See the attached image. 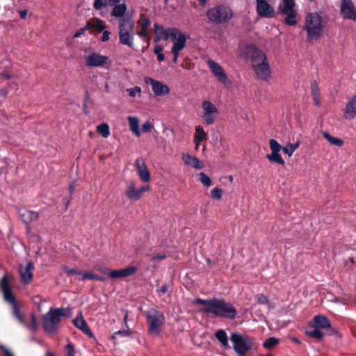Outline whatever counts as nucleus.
Listing matches in <instances>:
<instances>
[{
	"label": "nucleus",
	"mask_w": 356,
	"mask_h": 356,
	"mask_svg": "<svg viewBox=\"0 0 356 356\" xmlns=\"http://www.w3.org/2000/svg\"><path fill=\"white\" fill-rule=\"evenodd\" d=\"M231 341L233 343L234 350L240 356H245L248 350H249L252 345V340L247 335H242L234 333L231 335Z\"/></svg>",
	"instance_id": "10"
},
{
	"label": "nucleus",
	"mask_w": 356,
	"mask_h": 356,
	"mask_svg": "<svg viewBox=\"0 0 356 356\" xmlns=\"http://www.w3.org/2000/svg\"><path fill=\"white\" fill-rule=\"evenodd\" d=\"M137 270L135 266H129L124 269L112 270L110 274V277L113 279L122 278L129 277L134 275Z\"/></svg>",
	"instance_id": "26"
},
{
	"label": "nucleus",
	"mask_w": 356,
	"mask_h": 356,
	"mask_svg": "<svg viewBox=\"0 0 356 356\" xmlns=\"http://www.w3.org/2000/svg\"><path fill=\"white\" fill-rule=\"evenodd\" d=\"M90 24H87L84 27L81 28L79 31H76L74 34V38H79L80 37L81 35H83L87 30L90 29Z\"/></svg>",
	"instance_id": "51"
},
{
	"label": "nucleus",
	"mask_w": 356,
	"mask_h": 356,
	"mask_svg": "<svg viewBox=\"0 0 356 356\" xmlns=\"http://www.w3.org/2000/svg\"><path fill=\"white\" fill-rule=\"evenodd\" d=\"M323 137L329 142L330 145L337 147H341L343 145V140L339 138L334 137L327 131L322 133Z\"/></svg>",
	"instance_id": "32"
},
{
	"label": "nucleus",
	"mask_w": 356,
	"mask_h": 356,
	"mask_svg": "<svg viewBox=\"0 0 356 356\" xmlns=\"http://www.w3.org/2000/svg\"><path fill=\"white\" fill-rule=\"evenodd\" d=\"M31 329L33 331L37 330V329H38V322H37V319H36V318H35L34 314H31Z\"/></svg>",
	"instance_id": "52"
},
{
	"label": "nucleus",
	"mask_w": 356,
	"mask_h": 356,
	"mask_svg": "<svg viewBox=\"0 0 356 356\" xmlns=\"http://www.w3.org/2000/svg\"><path fill=\"white\" fill-rule=\"evenodd\" d=\"M181 160L184 165L189 168L201 170L204 167V163L202 161L188 153H183L181 154Z\"/></svg>",
	"instance_id": "21"
},
{
	"label": "nucleus",
	"mask_w": 356,
	"mask_h": 356,
	"mask_svg": "<svg viewBox=\"0 0 356 356\" xmlns=\"http://www.w3.org/2000/svg\"><path fill=\"white\" fill-rule=\"evenodd\" d=\"M241 53L248 57L252 69L257 79L268 81L271 78V67L267 54L254 44H248L241 49Z\"/></svg>",
	"instance_id": "1"
},
{
	"label": "nucleus",
	"mask_w": 356,
	"mask_h": 356,
	"mask_svg": "<svg viewBox=\"0 0 356 356\" xmlns=\"http://www.w3.org/2000/svg\"><path fill=\"white\" fill-rule=\"evenodd\" d=\"M124 194L128 199L133 201H138L141 198L139 188H136L134 181H131L127 185Z\"/></svg>",
	"instance_id": "25"
},
{
	"label": "nucleus",
	"mask_w": 356,
	"mask_h": 356,
	"mask_svg": "<svg viewBox=\"0 0 356 356\" xmlns=\"http://www.w3.org/2000/svg\"><path fill=\"white\" fill-rule=\"evenodd\" d=\"M33 268L34 266L32 262H28L26 266L19 267V273L23 283L28 284L32 281Z\"/></svg>",
	"instance_id": "23"
},
{
	"label": "nucleus",
	"mask_w": 356,
	"mask_h": 356,
	"mask_svg": "<svg viewBox=\"0 0 356 356\" xmlns=\"http://www.w3.org/2000/svg\"><path fill=\"white\" fill-rule=\"evenodd\" d=\"M111 33L108 31L104 30L102 31V36L101 38V40L102 42H106L110 40Z\"/></svg>",
	"instance_id": "53"
},
{
	"label": "nucleus",
	"mask_w": 356,
	"mask_h": 356,
	"mask_svg": "<svg viewBox=\"0 0 356 356\" xmlns=\"http://www.w3.org/2000/svg\"><path fill=\"white\" fill-rule=\"evenodd\" d=\"M199 180L206 187H209L211 184V179L210 177L207 175L204 172H200L199 175Z\"/></svg>",
	"instance_id": "43"
},
{
	"label": "nucleus",
	"mask_w": 356,
	"mask_h": 356,
	"mask_svg": "<svg viewBox=\"0 0 356 356\" xmlns=\"http://www.w3.org/2000/svg\"><path fill=\"white\" fill-rule=\"evenodd\" d=\"M74 325L89 337H93V334L88 327L86 321L83 318L82 312H79L78 316L73 320Z\"/></svg>",
	"instance_id": "24"
},
{
	"label": "nucleus",
	"mask_w": 356,
	"mask_h": 356,
	"mask_svg": "<svg viewBox=\"0 0 356 356\" xmlns=\"http://www.w3.org/2000/svg\"><path fill=\"white\" fill-rule=\"evenodd\" d=\"M207 16L212 22H224L232 17L233 13L228 7L218 6L210 9L207 13Z\"/></svg>",
	"instance_id": "13"
},
{
	"label": "nucleus",
	"mask_w": 356,
	"mask_h": 356,
	"mask_svg": "<svg viewBox=\"0 0 356 356\" xmlns=\"http://www.w3.org/2000/svg\"><path fill=\"white\" fill-rule=\"evenodd\" d=\"M146 84L151 86L152 92L156 97H162L170 93V88L164 83L155 80L151 77H145Z\"/></svg>",
	"instance_id": "14"
},
{
	"label": "nucleus",
	"mask_w": 356,
	"mask_h": 356,
	"mask_svg": "<svg viewBox=\"0 0 356 356\" xmlns=\"http://www.w3.org/2000/svg\"><path fill=\"white\" fill-rule=\"evenodd\" d=\"M304 29L307 32L309 41L314 42L318 40L323 35L324 30L321 15L316 12L309 13L305 18Z\"/></svg>",
	"instance_id": "2"
},
{
	"label": "nucleus",
	"mask_w": 356,
	"mask_h": 356,
	"mask_svg": "<svg viewBox=\"0 0 356 356\" xmlns=\"http://www.w3.org/2000/svg\"><path fill=\"white\" fill-rule=\"evenodd\" d=\"M258 302L261 304H266L268 302V298L266 296L261 295L257 298Z\"/></svg>",
	"instance_id": "56"
},
{
	"label": "nucleus",
	"mask_w": 356,
	"mask_h": 356,
	"mask_svg": "<svg viewBox=\"0 0 356 356\" xmlns=\"http://www.w3.org/2000/svg\"><path fill=\"white\" fill-rule=\"evenodd\" d=\"M194 304L197 305H203V308L201 309V311L203 312H206L209 314L210 312V307L211 305L213 303V298L212 299H208V300H203V299H195L193 301Z\"/></svg>",
	"instance_id": "33"
},
{
	"label": "nucleus",
	"mask_w": 356,
	"mask_h": 356,
	"mask_svg": "<svg viewBox=\"0 0 356 356\" xmlns=\"http://www.w3.org/2000/svg\"><path fill=\"white\" fill-rule=\"evenodd\" d=\"M97 132L103 138H108L111 134L109 125L106 123L100 124L97 127Z\"/></svg>",
	"instance_id": "35"
},
{
	"label": "nucleus",
	"mask_w": 356,
	"mask_h": 356,
	"mask_svg": "<svg viewBox=\"0 0 356 356\" xmlns=\"http://www.w3.org/2000/svg\"><path fill=\"white\" fill-rule=\"evenodd\" d=\"M206 63L212 73L213 76L222 85L229 86L231 80L221 65L216 60L209 58L206 60Z\"/></svg>",
	"instance_id": "12"
},
{
	"label": "nucleus",
	"mask_w": 356,
	"mask_h": 356,
	"mask_svg": "<svg viewBox=\"0 0 356 356\" xmlns=\"http://www.w3.org/2000/svg\"><path fill=\"white\" fill-rule=\"evenodd\" d=\"M300 142L297 141L295 143H288L284 147H282V151L287 154L289 157H291L294 152L300 147Z\"/></svg>",
	"instance_id": "34"
},
{
	"label": "nucleus",
	"mask_w": 356,
	"mask_h": 356,
	"mask_svg": "<svg viewBox=\"0 0 356 356\" xmlns=\"http://www.w3.org/2000/svg\"><path fill=\"white\" fill-rule=\"evenodd\" d=\"M278 343L279 339L275 337H270L264 342L263 346L266 348H271L276 346Z\"/></svg>",
	"instance_id": "45"
},
{
	"label": "nucleus",
	"mask_w": 356,
	"mask_h": 356,
	"mask_svg": "<svg viewBox=\"0 0 356 356\" xmlns=\"http://www.w3.org/2000/svg\"><path fill=\"white\" fill-rule=\"evenodd\" d=\"M343 111L346 120H352L356 117V95L349 99Z\"/></svg>",
	"instance_id": "22"
},
{
	"label": "nucleus",
	"mask_w": 356,
	"mask_h": 356,
	"mask_svg": "<svg viewBox=\"0 0 356 356\" xmlns=\"http://www.w3.org/2000/svg\"><path fill=\"white\" fill-rule=\"evenodd\" d=\"M134 167L140 180L144 183H148L151 180V173L146 165L145 159L138 157L134 161Z\"/></svg>",
	"instance_id": "15"
},
{
	"label": "nucleus",
	"mask_w": 356,
	"mask_h": 356,
	"mask_svg": "<svg viewBox=\"0 0 356 356\" xmlns=\"http://www.w3.org/2000/svg\"><path fill=\"white\" fill-rule=\"evenodd\" d=\"M103 280V278L99 275L93 274L92 273H83L82 272L81 277H79V280Z\"/></svg>",
	"instance_id": "42"
},
{
	"label": "nucleus",
	"mask_w": 356,
	"mask_h": 356,
	"mask_svg": "<svg viewBox=\"0 0 356 356\" xmlns=\"http://www.w3.org/2000/svg\"><path fill=\"white\" fill-rule=\"evenodd\" d=\"M154 35L155 38L154 41L155 42H158L161 40H168L170 36L172 35V33L174 32L176 28H168L165 29L163 26H161L158 24H154Z\"/></svg>",
	"instance_id": "19"
},
{
	"label": "nucleus",
	"mask_w": 356,
	"mask_h": 356,
	"mask_svg": "<svg viewBox=\"0 0 356 356\" xmlns=\"http://www.w3.org/2000/svg\"><path fill=\"white\" fill-rule=\"evenodd\" d=\"M102 273H103L104 274L108 275V277H110V273L112 272V270H109L108 268H102L100 270Z\"/></svg>",
	"instance_id": "60"
},
{
	"label": "nucleus",
	"mask_w": 356,
	"mask_h": 356,
	"mask_svg": "<svg viewBox=\"0 0 356 356\" xmlns=\"http://www.w3.org/2000/svg\"><path fill=\"white\" fill-rule=\"evenodd\" d=\"M149 332L152 334H159L165 321L163 314L154 309H151L147 314Z\"/></svg>",
	"instance_id": "11"
},
{
	"label": "nucleus",
	"mask_w": 356,
	"mask_h": 356,
	"mask_svg": "<svg viewBox=\"0 0 356 356\" xmlns=\"http://www.w3.org/2000/svg\"><path fill=\"white\" fill-rule=\"evenodd\" d=\"M211 196L213 199L219 200L222 198V191L218 187H215L211 191Z\"/></svg>",
	"instance_id": "47"
},
{
	"label": "nucleus",
	"mask_w": 356,
	"mask_h": 356,
	"mask_svg": "<svg viewBox=\"0 0 356 356\" xmlns=\"http://www.w3.org/2000/svg\"><path fill=\"white\" fill-rule=\"evenodd\" d=\"M166 255L164 254H156L152 257V261H161L166 259Z\"/></svg>",
	"instance_id": "54"
},
{
	"label": "nucleus",
	"mask_w": 356,
	"mask_h": 356,
	"mask_svg": "<svg viewBox=\"0 0 356 356\" xmlns=\"http://www.w3.org/2000/svg\"><path fill=\"white\" fill-rule=\"evenodd\" d=\"M135 23L132 17H124L118 22L119 41L122 45L132 48L134 44Z\"/></svg>",
	"instance_id": "4"
},
{
	"label": "nucleus",
	"mask_w": 356,
	"mask_h": 356,
	"mask_svg": "<svg viewBox=\"0 0 356 356\" xmlns=\"http://www.w3.org/2000/svg\"><path fill=\"white\" fill-rule=\"evenodd\" d=\"M209 314L216 316L234 319L237 315L236 309L229 302L222 299L213 298Z\"/></svg>",
	"instance_id": "5"
},
{
	"label": "nucleus",
	"mask_w": 356,
	"mask_h": 356,
	"mask_svg": "<svg viewBox=\"0 0 356 356\" xmlns=\"http://www.w3.org/2000/svg\"><path fill=\"white\" fill-rule=\"evenodd\" d=\"M89 24L91 26L90 29H95L98 33L102 32L106 28L105 23L102 20H95Z\"/></svg>",
	"instance_id": "40"
},
{
	"label": "nucleus",
	"mask_w": 356,
	"mask_h": 356,
	"mask_svg": "<svg viewBox=\"0 0 356 356\" xmlns=\"http://www.w3.org/2000/svg\"><path fill=\"white\" fill-rule=\"evenodd\" d=\"M157 59L159 62L163 61L165 60V55L163 53L158 54Z\"/></svg>",
	"instance_id": "61"
},
{
	"label": "nucleus",
	"mask_w": 356,
	"mask_h": 356,
	"mask_svg": "<svg viewBox=\"0 0 356 356\" xmlns=\"http://www.w3.org/2000/svg\"><path fill=\"white\" fill-rule=\"evenodd\" d=\"M72 314L70 307L51 309L43 317V325L48 332H55L60 322L63 318L70 317Z\"/></svg>",
	"instance_id": "3"
},
{
	"label": "nucleus",
	"mask_w": 356,
	"mask_h": 356,
	"mask_svg": "<svg viewBox=\"0 0 356 356\" xmlns=\"http://www.w3.org/2000/svg\"><path fill=\"white\" fill-rule=\"evenodd\" d=\"M168 286L163 285L158 289V292L159 293V295L161 296L162 294L166 293L168 292Z\"/></svg>",
	"instance_id": "55"
},
{
	"label": "nucleus",
	"mask_w": 356,
	"mask_h": 356,
	"mask_svg": "<svg viewBox=\"0 0 356 356\" xmlns=\"http://www.w3.org/2000/svg\"><path fill=\"white\" fill-rule=\"evenodd\" d=\"M84 63L88 67L108 68L112 61L108 56L95 51H89L84 56Z\"/></svg>",
	"instance_id": "8"
},
{
	"label": "nucleus",
	"mask_w": 356,
	"mask_h": 356,
	"mask_svg": "<svg viewBox=\"0 0 356 356\" xmlns=\"http://www.w3.org/2000/svg\"><path fill=\"white\" fill-rule=\"evenodd\" d=\"M219 108L211 100L205 99L201 104L200 118L204 125L213 124L218 118Z\"/></svg>",
	"instance_id": "6"
},
{
	"label": "nucleus",
	"mask_w": 356,
	"mask_h": 356,
	"mask_svg": "<svg viewBox=\"0 0 356 356\" xmlns=\"http://www.w3.org/2000/svg\"><path fill=\"white\" fill-rule=\"evenodd\" d=\"M163 50V48L161 45H156L154 49V52L155 54L158 55L161 54Z\"/></svg>",
	"instance_id": "58"
},
{
	"label": "nucleus",
	"mask_w": 356,
	"mask_h": 356,
	"mask_svg": "<svg viewBox=\"0 0 356 356\" xmlns=\"http://www.w3.org/2000/svg\"><path fill=\"white\" fill-rule=\"evenodd\" d=\"M312 328L327 329L331 327V323L325 316L316 315L312 320Z\"/></svg>",
	"instance_id": "27"
},
{
	"label": "nucleus",
	"mask_w": 356,
	"mask_h": 356,
	"mask_svg": "<svg viewBox=\"0 0 356 356\" xmlns=\"http://www.w3.org/2000/svg\"><path fill=\"white\" fill-rule=\"evenodd\" d=\"M319 329L320 328H313L312 330H307L306 334L310 337L321 339L323 337V333Z\"/></svg>",
	"instance_id": "41"
},
{
	"label": "nucleus",
	"mask_w": 356,
	"mask_h": 356,
	"mask_svg": "<svg viewBox=\"0 0 356 356\" xmlns=\"http://www.w3.org/2000/svg\"><path fill=\"white\" fill-rule=\"evenodd\" d=\"M312 95L314 104L319 106L321 105V94L319 88L316 84L312 87Z\"/></svg>",
	"instance_id": "36"
},
{
	"label": "nucleus",
	"mask_w": 356,
	"mask_h": 356,
	"mask_svg": "<svg viewBox=\"0 0 356 356\" xmlns=\"http://www.w3.org/2000/svg\"><path fill=\"white\" fill-rule=\"evenodd\" d=\"M63 270L66 274H67L69 275L76 276L78 280H79V277H81V275L82 273V272L80 270H76L74 268H68L66 266L63 268Z\"/></svg>",
	"instance_id": "46"
},
{
	"label": "nucleus",
	"mask_w": 356,
	"mask_h": 356,
	"mask_svg": "<svg viewBox=\"0 0 356 356\" xmlns=\"http://www.w3.org/2000/svg\"><path fill=\"white\" fill-rule=\"evenodd\" d=\"M207 133L201 126H197L195 129L194 139L198 140H205L207 139Z\"/></svg>",
	"instance_id": "37"
},
{
	"label": "nucleus",
	"mask_w": 356,
	"mask_h": 356,
	"mask_svg": "<svg viewBox=\"0 0 356 356\" xmlns=\"http://www.w3.org/2000/svg\"><path fill=\"white\" fill-rule=\"evenodd\" d=\"M172 42L171 52L173 55V62L177 63L179 53L185 48L186 44V36L178 29H175L169 38Z\"/></svg>",
	"instance_id": "9"
},
{
	"label": "nucleus",
	"mask_w": 356,
	"mask_h": 356,
	"mask_svg": "<svg viewBox=\"0 0 356 356\" xmlns=\"http://www.w3.org/2000/svg\"><path fill=\"white\" fill-rule=\"evenodd\" d=\"M286 17L284 22L289 26H295L297 24L296 12L293 11L291 13L284 14Z\"/></svg>",
	"instance_id": "39"
},
{
	"label": "nucleus",
	"mask_w": 356,
	"mask_h": 356,
	"mask_svg": "<svg viewBox=\"0 0 356 356\" xmlns=\"http://www.w3.org/2000/svg\"><path fill=\"white\" fill-rule=\"evenodd\" d=\"M216 337L218 339L219 341L224 346H228V339L226 332L222 330H219L216 333Z\"/></svg>",
	"instance_id": "38"
},
{
	"label": "nucleus",
	"mask_w": 356,
	"mask_h": 356,
	"mask_svg": "<svg viewBox=\"0 0 356 356\" xmlns=\"http://www.w3.org/2000/svg\"><path fill=\"white\" fill-rule=\"evenodd\" d=\"M121 0H109V3L112 6L118 5L121 3Z\"/></svg>",
	"instance_id": "62"
},
{
	"label": "nucleus",
	"mask_w": 356,
	"mask_h": 356,
	"mask_svg": "<svg viewBox=\"0 0 356 356\" xmlns=\"http://www.w3.org/2000/svg\"><path fill=\"white\" fill-rule=\"evenodd\" d=\"M126 91L131 97L134 98L136 97H140L142 90L140 87L136 86L134 88H127Z\"/></svg>",
	"instance_id": "44"
},
{
	"label": "nucleus",
	"mask_w": 356,
	"mask_h": 356,
	"mask_svg": "<svg viewBox=\"0 0 356 356\" xmlns=\"http://www.w3.org/2000/svg\"><path fill=\"white\" fill-rule=\"evenodd\" d=\"M1 289L3 293L4 299L11 304L13 307L14 316L19 323H24V318L19 313V309L16 305L15 298L11 291L10 282L8 276L5 275L2 277L1 280Z\"/></svg>",
	"instance_id": "7"
},
{
	"label": "nucleus",
	"mask_w": 356,
	"mask_h": 356,
	"mask_svg": "<svg viewBox=\"0 0 356 356\" xmlns=\"http://www.w3.org/2000/svg\"><path fill=\"white\" fill-rule=\"evenodd\" d=\"M20 217L25 223L28 224L32 221L37 220L38 214L32 211L24 210L20 211Z\"/></svg>",
	"instance_id": "31"
},
{
	"label": "nucleus",
	"mask_w": 356,
	"mask_h": 356,
	"mask_svg": "<svg viewBox=\"0 0 356 356\" xmlns=\"http://www.w3.org/2000/svg\"><path fill=\"white\" fill-rule=\"evenodd\" d=\"M127 10V8L126 3L122 2V3L113 6V8L111 11V15L116 18H119L120 19L125 17L124 14ZM126 17L128 16L126 15Z\"/></svg>",
	"instance_id": "29"
},
{
	"label": "nucleus",
	"mask_w": 356,
	"mask_h": 356,
	"mask_svg": "<svg viewBox=\"0 0 356 356\" xmlns=\"http://www.w3.org/2000/svg\"><path fill=\"white\" fill-rule=\"evenodd\" d=\"M257 11L261 17L272 18L275 15L274 8L266 0H257Z\"/></svg>",
	"instance_id": "17"
},
{
	"label": "nucleus",
	"mask_w": 356,
	"mask_h": 356,
	"mask_svg": "<svg viewBox=\"0 0 356 356\" xmlns=\"http://www.w3.org/2000/svg\"><path fill=\"white\" fill-rule=\"evenodd\" d=\"M115 335L123 334V335H129L127 331H118L115 332Z\"/></svg>",
	"instance_id": "63"
},
{
	"label": "nucleus",
	"mask_w": 356,
	"mask_h": 356,
	"mask_svg": "<svg viewBox=\"0 0 356 356\" xmlns=\"http://www.w3.org/2000/svg\"><path fill=\"white\" fill-rule=\"evenodd\" d=\"M341 12L345 18L356 20V9L351 0H342Z\"/></svg>",
	"instance_id": "20"
},
{
	"label": "nucleus",
	"mask_w": 356,
	"mask_h": 356,
	"mask_svg": "<svg viewBox=\"0 0 356 356\" xmlns=\"http://www.w3.org/2000/svg\"><path fill=\"white\" fill-rule=\"evenodd\" d=\"M150 190H151V188L149 186H148V185L143 186L139 188L140 194L142 196L143 193L146 192V191H149Z\"/></svg>",
	"instance_id": "57"
},
{
	"label": "nucleus",
	"mask_w": 356,
	"mask_h": 356,
	"mask_svg": "<svg viewBox=\"0 0 356 356\" xmlns=\"http://www.w3.org/2000/svg\"><path fill=\"white\" fill-rule=\"evenodd\" d=\"M65 353L66 356H75L74 346L72 343L68 342L65 346Z\"/></svg>",
	"instance_id": "49"
},
{
	"label": "nucleus",
	"mask_w": 356,
	"mask_h": 356,
	"mask_svg": "<svg viewBox=\"0 0 356 356\" xmlns=\"http://www.w3.org/2000/svg\"><path fill=\"white\" fill-rule=\"evenodd\" d=\"M127 120L129 122L130 130L136 137H140L141 135V131L139 127L138 118L135 116H128Z\"/></svg>",
	"instance_id": "28"
},
{
	"label": "nucleus",
	"mask_w": 356,
	"mask_h": 356,
	"mask_svg": "<svg viewBox=\"0 0 356 356\" xmlns=\"http://www.w3.org/2000/svg\"><path fill=\"white\" fill-rule=\"evenodd\" d=\"M107 4V0H95L94 1V8L95 9L99 10L103 7L106 6Z\"/></svg>",
	"instance_id": "50"
},
{
	"label": "nucleus",
	"mask_w": 356,
	"mask_h": 356,
	"mask_svg": "<svg viewBox=\"0 0 356 356\" xmlns=\"http://www.w3.org/2000/svg\"><path fill=\"white\" fill-rule=\"evenodd\" d=\"M201 140H195L194 139V143H195V149H197L200 145V143H201Z\"/></svg>",
	"instance_id": "64"
},
{
	"label": "nucleus",
	"mask_w": 356,
	"mask_h": 356,
	"mask_svg": "<svg viewBox=\"0 0 356 356\" xmlns=\"http://www.w3.org/2000/svg\"><path fill=\"white\" fill-rule=\"evenodd\" d=\"M271 154L266 156V158L271 162L284 165V161L282 158L280 152L282 149V145L275 139L269 140Z\"/></svg>",
	"instance_id": "16"
},
{
	"label": "nucleus",
	"mask_w": 356,
	"mask_h": 356,
	"mask_svg": "<svg viewBox=\"0 0 356 356\" xmlns=\"http://www.w3.org/2000/svg\"><path fill=\"white\" fill-rule=\"evenodd\" d=\"M294 0H282L279 6V10L282 14L291 13L294 10Z\"/></svg>",
	"instance_id": "30"
},
{
	"label": "nucleus",
	"mask_w": 356,
	"mask_h": 356,
	"mask_svg": "<svg viewBox=\"0 0 356 356\" xmlns=\"http://www.w3.org/2000/svg\"><path fill=\"white\" fill-rule=\"evenodd\" d=\"M3 351V356H14L11 351H10L8 349L2 347Z\"/></svg>",
	"instance_id": "59"
},
{
	"label": "nucleus",
	"mask_w": 356,
	"mask_h": 356,
	"mask_svg": "<svg viewBox=\"0 0 356 356\" xmlns=\"http://www.w3.org/2000/svg\"><path fill=\"white\" fill-rule=\"evenodd\" d=\"M154 126L152 122L149 120H147L142 125V128L140 129L141 134L149 132L152 130Z\"/></svg>",
	"instance_id": "48"
},
{
	"label": "nucleus",
	"mask_w": 356,
	"mask_h": 356,
	"mask_svg": "<svg viewBox=\"0 0 356 356\" xmlns=\"http://www.w3.org/2000/svg\"><path fill=\"white\" fill-rule=\"evenodd\" d=\"M151 24L150 19L144 13H140L137 20L138 31L137 35L141 38H146L149 36L148 28Z\"/></svg>",
	"instance_id": "18"
}]
</instances>
